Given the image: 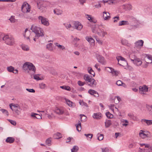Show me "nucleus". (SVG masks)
Returning a JSON list of instances; mask_svg holds the SVG:
<instances>
[{
  "label": "nucleus",
  "instance_id": "obj_1",
  "mask_svg": "<svg viewBox=\"0 0 152 152\" xmlns=\"http://www.w3.org/2000/svg\"><path fill=\"white\" fill-rule=\"evenodd\" d=\"M31 29L33 32H31L28 28H26L24 33H23V36L27 39L30 40V38L32 37V36H34V34H35V37L37 38L44 35L42 28L35 25H33L31 26Z\"/></svg>",
  "mask_w": 152,
  "mask_h": 152
},
{
  "label": "nucleus",
  "instance_id": "obj_2",
  "mask_svg": "<svg viewBox=\"0 0 152 152\" xmlns=\"http://www.w3.org/2000/svg\"><path fill=\"white\" fill-rule=\"evenodd\" d=\"M23 69L31 75L35 73L36 70L33 64L29 62H26L23 64Z\"/></svg>",
  "mask_w": 152,
  "mask_h": 152
},
{
  "label": "nucleus",
  "instance_id": "obj_3",
  "mask_svg": "<svg viewBox=\"0 0 152 152\" xmlns=\"http://www.w3.org/2000/svg\"><path fill=\"white\" fill-rule=\"evenodd\" d=\"M84 79L88 83V86L92 88L95 87L97 83L96 80L92 77L88 75H84Z\"/></svg>",
  "mask_w": 152,
  "mask_h": 152
},
{
  "label": "nucleus",
  "instance_id": "obj_4",
  "mask_svg": "<svg viewBox=\"0 0 152 152\" xmlns=\"http://www.w3.org/2000/svg\"><path fill=\"white\" fill-rule=\"evenodd\" d=\"M21 10L23 12H26L24 15V17L26 18H31V15L27 16V12H29L30 11V7L29 4L26 2H24L22 5L21 7Z\"/></svg>",
  "mask_w": 152,
  "mask_h": 152
},
{
  "label": "nucleus",
  "instance_id": "obj_5",
  "mask_svg": "<svg viewBox=\"0 0 152 152\" xmlns=\"http://www.w3.org/2000/svg\"><path fill=\"white\" fill-rule=\"evenodd\" d=\"M10 107L15 115H19L21 114V109L18 104L12 103L10 104Z\"/></svg>",
  "mask_w": 152,
  "mask_h": 152
},
{
  "label": "nucleus",
  "instance_id": "obj_6",
  "mask_svg": "<svg viewBox=\"0 0 152 152\" xmlns=\"http://www.w3.org/2000/svg\"><path fill=\"white\" fill-rule=\"evenodd\" d=\"M3 40L5 43L7 45H12L15 43L14 38L11 36L6 35L3 37Z\"/></svg>",
  "mask_w": 152,
  "mask_h": 152
},
{
  "label": "nucleus",
  "instance_id": "obj_7",
  "mask_svg": "<svg viewBox=\"0 0 152 152\" xmlns=\"http://www.w3.org/2000/svg\"><path fill=\"white\" fill-rule=\"evenodd\" d=\"M139 134L140 137L142 139H145L146 138L147 139H150L152 137L151 133L148 131H145L141 130Z\"/></svg>",
  "mask_w": 152,
  "mask_h": 152
},
{
  "label": "nucleus",
  "instance_id": "obj_8",
  "mask_svg": "<svg viewBox=\"0 0 152 152\" xmlns=\"http://www.w3.org/2000/svg\"><path fill=\"white\" fill-rule=\"evenodd\" d=\"M148 88L145 85L140 86L139 87V93L142 96H145L147 95L146 93L148 91Z\"/></svg>",
  "mask_w": 152,
  "mask_h": 152
},
{
  "label": "nucleus",
  "instance_id": "obj_9",
  "mask_svg": "<svg viewBox=\"0 0 152 152\" xmlns=\"http://www.w3.org/2000/svg\"><path fill=\"white\" fill-rule=\"evenodd\" d=\"M38 18L39 21H41L42 24L43 25L45 26H48L49 25L48 20L44 17L39 16Z\"/></svg>",
  "mask_w": 152,
  "mask_h": 152
},
{
  "label": "nucleus",
  "instance_id": "obj_10",
  "mask_svg": "<svg viewBox=\"0 0 152 152\" xmlns=\"http://www.w3.org/2000/svg\"><path fill=\"white\" fill-rule=\"evenodd\" d=\"M144 42L142 40H139L135 43V48H136L137 51H138L143 46Z\"/></svg>",
  "mask_w": 152,
  "mask_h": 152
},
{
  "label": "nucleus",
  "instance_id": "obj_11",
  "mask_svg": "<svg viewBox=\"0 0 152 152\" xmlns=\"http://www.w3.org/2000/svg\"><path fill=\"white\" fill-rule=\"evenodd\" d=\"M117 58L118 61V64L120 65L123 66V64L127 63L125 59L121 56H118Z\"/></svg>",
  "mask_w": 152,
  "mask_h": 152
},
{
  "label": "nucleus",
  "instance_id": "obj_12",
  "mask_svg": "<svg viewBox=\"0 0 152 152\" xmlns=\"http://www.w3.org/2000/svg\"><path fill=\"white\" fill-rule=\"evenodd\" d=\"M74 25L75 28L78 30H80L83 28L82 25L78 21L75 22L74 23Z\"/></svg>",
  "mask_w": 152,
  "mask_h": 152
},
{
  "label": "nucleus",
  "instance_id": "obj_13",
  "mask_svg": "<svg viewBox=\"0 0 152 152\" xmlns=\"http://www.w3.org/2000/svg\"><path fill=\"white\" fill-rule=\"evenodd\" d=\"M98 61L102 64H104L105 62L104 57L99 55H97L96 56Z\"/></svg>",
  "mask_w": 152,
  "mask_h": 152
},
{
  "label": "nucleus",
  "instance_id": "obj_14",
  "mask_svg": "<svg viewBox=\"0 0 152 152\" xmlns=\"http://www.w3.org/2000/svg\"><path fill=\"white\" fill-rule=\"evenodd\" d=\"M37 4L38 8L40 12H43L46 11V7H45L43 6L40 2H37Z\"/></svg>",
  "mask_w": 152,
  "mask_h": 152
},
{
  "label": "nucleus",
  "instance_id": "obj_15",
  "mask_svg": "<svg viewBox=\"0 0 152 152\" xmlns=\"http://www.w3.org/2000/svg\"><path fill=\"white\" fill-rule=\"evenodd\" d=\"M64 110L62 107H56L54 110V112L59 115H62L64 113Z\"/></svg>",
  "mask_w": 152,
  "mask_h": 152
},
{
  "label": "nucleus",
  "instance_id": "obj_16",
  "mask_svg": "<svg viewBox=\"0 0 152 152\" xmlns=\"http://www.w3.org/2000/svg\"><path fill=\"white\" fill-rule=\"evenodd\" d=\"M141 122L143 124L147 126L152 125V120L142 119L141 120Z\"/></svg>",
  "mask_w": 152,
  "mask_h": 152
},
{
  "label": "nucleus",
  "instance_id": "obj_17",
  "mask_svg": "<svg viewBox=\"0 0 152 152\" xmlns=\"http://www.w3.org/2000/svg\"><path fill=\"white\" fill-rule=\"evenodd\" d=\"M145 61L146 63H152V56L148 54L146 55L145 57Z\"/></svg>",
  "mask_w": 152,
  "mask_h": 152
},
{
  "label": "nucleus",
  "instance_id": "obj_18",
  "mask_svg": "<svg viewBox=\"0 0 152 152\" xmlns=\"http://www.w3.org/2000/svg\"><path fill=\"white\" fill-rule=\"evenodd\" d=\"M88 93L91 95H94L95 97H98L99 96L98 92L94 90L90 89L88 90Z\"/></svg>",
  "mask_w": 152,
  "mask_h": 152
},
{
  "label": "nucleus",
  "instance_id": "obj_19",
  "mask_svg": "<svg viewBox=\"0 0 152 152\" xmlns=\"http://www.w3.org/2000/svg\"><path fill=\"white\" fill-rule=\"evenodd\" d=\"M103 17L104 20H108L110 18V14L109 12L104 11L103 12Z\"/></svg>",
  "mask_w": 152,
  "mask_h": 152
},
{
  "label": "nucleus",
  "instance_id": "obj_20",
  "mask_svg": "<svg viewBox=\"0 0 152 152\" xmlns=\"http://www.w3.org/2000/svg\"><path fill=\"white\" fill-rule=\"evenodd\" d=\"M102 114L101 113H94L93 115V118L96 119H100L102 117Z\"/></svg>",
  "mask_w": 152,
  "mask_h": 152
},
{
  "label": "nucleus",
  "instance_id": "obj_21",
  "mask_svg": "<svg viewBox=\"0 0 152 152\" xmlns=\"http://www.w3.org/2000/svg\"><path fill=\"white\" fill-rule=\"evenodd\" d=\"M86 16V18L90 22H92L94 23H96V20L94 18L92 17L91 15H87Z\"/></svg>",
  "mask_w": 152,
  "mask_h": 152
},
{
  "label": "nucleus",
  "instance_id": "obj_22",
  "mask_svg": "<svg viewBox=\"0 0 152 152\" xmlns=\"http://www.w3.org/2000/svg\"><path fill=\"white\" fill-rule=\"evenodd\" d=\"M134 63L137 66H140L142 63L141 60L138 58L134 60Z\"/></svg>",
  "mask_w": 152,
  "mask_h": 152
},
{
  "label": "nucleus",
  "instance_id": "obj_23",
  "mask_svg": "<svg viewBox=\"0 0 152 152\" xmlns=\"http://www.w3.org/2000/svg\"><path fill=\"white\" fill-rule=\"evenodd\" d=\"M107 68L110 69V71H108L109 72L112 73V74L116 76L118 75V72L117 71L115 70L111 67H107Z\"/></svg>",
  "mask_w": 152,
  "mask_h": 152
},
{
  "label": "nucleus",
  "instance_id": "obj_24",
  "mask_svg": "<svg viewBox=\"0 0 152 152\" xmlns=\"http://www.w3.org/2000/svg\"><path fill=\"white\" fill-rule=\"evenodd\" d=\"M139 152H152V147H149V148H146L144 149H142L139 148Z\"/></svg>",
  "mask_w": 152,
  "mask_h": 152
},
{
  "label": "nucleus",
  "instance_id": "obj_25",
  "mask_svg": "<svg viewBox=\"0 0 152 152\" xmlns=\"http://www.w3.org/2000/svg\"><path fill=\"white\" fill-rule=\"evenodd\" d=\"M15 141V139L12 137H8L6 140L5 141L7 143H13Z\"/></svg>",
  "mask_w": 152,
  "mask_h": 152
},
{
  "label": "nucleus",
  "instance_id": "obj_26",
  "mask_svg": "<svg viewBox=\"0 0 152 152\" xmlns=\"http://www.w3.org/2000/svg\"><path fill=\"white\" fill-rule=\"evenodd\" d=\"M86 39L90 43H94V40L91 37H86Z\"/></svg>",
  "mask_w": 152,
  "mask_h": 152
},
{
  "label": "nucleus",
  "instance_id": "obj_27",
  "mask_svg": "<svg viewBox=\"0 0 152 152\" xmlns=\"http://www.w3.org/2000/svg\"><path fill=\"white\" fill-rule=\"evenodd\" d=\"M129 24V22L127 21L122 20L119 22L118 25L121 26Z\"/></svg>",
  "mask_w": 152,
  "mask_h": 152
},
{
  "label": "nucleus",
  "instance_id": "obj_28",
  "mask_svg": "<svg viewBox=\"0 0 152 152\" xmlns=\"http://www.w3.org/2000/svg\"><path fill=\"white\" fill-rule=\"evenodd\" d=\"M111 124H112V123H111V120H106V121L105 122V127L108 128Z\"/></svg>",
  "mask_w": 152,
  "mask_h": 152
},
{
  "label": "nucleus",
  "instance_id": "obj_29",
  "mask_svg": "<svg viewBox=\"0 0 152 152\" xmlns=\"http://www.w3.org/2000/svg\"><path fill=\"white\" fill-rule=\"evenodd\" d=\"M0 110L2 112L3 114L8 116L9 115V113L7 110L0 107Z\"/></svg>",
  "mask_w": 152,
  "mask_h": 152
},
{
  "label": "nucleus",
  "instance_id": "obj_30",
  "mask_svg": "<svg viewBox=\"0 0 152 152\" xmlns=\"http://www.w3.org/2000/svg\"><path fill=\"white\" fill-rule=\"evenodd\" d=\"M53 12L54 14L59 15L62 14V11L58 9H56L54 10Z\"/></svg>",
  "mask_w": 152,
  "mask_h": 152
},
{
  "label": "nucleus",
  "instance_id": "obj_31",
  "mask_svg": "<svg viewBox=\"0 0 152 152\" xmlns=\"http://www.w3.org/2000/svg\"><path fill=\"white\" fill-rule=\"evenodd\" d=\"M88 72L89 73L92 75L93 77H94L95 75V73L94 71L92 69V68L91 67H89L88 68Z\"/></svg>",
  "mask_w": 152,
  "mask_h": 152
},
{
  "label": "nucleus",
  "instance_id": "obj_32",
  "mask_svg": "<svg viewBox=\"0 0 152 152\" xmlns=\"http://www.w3.org/2000/svg\"><path fill=\"white\" fill-rule=\"evenodd\" d=\"M54 45L56 46H57L58 47V48L60 49H61L62 50L65 49V48L64 46L60 45L57 42L55 43H54Z\"/></svg>",
  "mask_w": 152,
  "mask_h": 152
},
{
  "label": "nucleus",
  "instance_id": "obj_33",
  "mask_svg": "<svg viewBox=\"0 0 152 152\" xmlns=\"http://www.w3.org/2000/svg\"><path fill=\"white\" fill-rule=\"evenodd\" d=\"M31 116L38 119L42 118L41 116L40 115L36 113H32Z\"/></svg>",
  "mask_w": 152,
  "mask_h": 152
},
{
  "label": "nucleus",
  "instance_id": "obj_34",
  "mask_svg": "<svg viewBox=\"0 0 152 152\" xmlns=\"http://www.w3.org/2000/svg\"><path fill=\"white\" fill-rule=\"evenodd\" d=\"M54 137L55 139H58L62 137L61 134L60 133L58 132L54 134Z\"/></svg>",
  "mask_w": 152,
  "mask_h": 152
},
{
  "label": "nucleus",
  "instance_id": "obj_35",
  "mask_svg": "<svg viewBox=\"0 0 152 152\" xmlns=\"http://www.w3.org/2000/svg\"><path fill=\"white\" fill-rule=\"evenodd\" d=\"M22 49L25 51H28L29 50V47L27 45H22L21 46Z\"/></svg>",
  "mask_w": 152,
  "mask_h": 152
},
{
  "label": "nucleus",
  "instance_id": "obj_36",
  "mask_svg": "<svg viewBox=\"0 0 152 152\" xmlns=\"http://www.w3.org/2000/svg\"><path fill=\"white\" fill-rule=\"evenodd\" d=\"M76 126L77 130L78 132L81 131V123L80 121H79V123L77 125H76Z\"/></svg>",
  "mask_w": 152,
  "mask_h": 152
},
{
  "label": "nucleus",
  "instance_id": "obj_37",
  "mask_svg": "<svg viewBox=\"0 0 152 152\" xmlns=\"http://www.w3.org/2000/svg\"><path fill=\"white\" fill-rule=\"evenodd\" d=\"M60 87L62 89L69 91H70L71 89L70 87L68 86H61Z\"/></svg>",
  "mask_w": 152,
  "mask_h": 152
},
{
  "label": "nucleus",
  "instance_id": "obj_38",
  "mask_svg": "<svg viewBox=\"0 0 152 152\" xmlns=\"http://www.w3.org/2000/svg\"><path fill=\"white\" fill-rule=\"evenodd\" d=\"M79 149V148L77 146H74L71 149V152H77Z\"/></svg>",
  "mask_w": 152,
  "mask_h": 152
},
{
  "label": "nucleus",
  "instance_id": "obj_39",
  "mask_svg": "<svg viewBox=\"0 0 152 152\" xmlns=\"http://www.w3.org/2000/svg\"><path fill=\"white\" fill-rule=\"evenodd\" d=\"M51 138H49L46 140V143L48 146L51 145Z\"/></svg>",
  "mask_w": 152,
  "mask_h": 152
},
{
  "label": "nucleus",
  "instance_id": "obj_40",
  "mask_svg": "<svg viewBox=\"0 0 152 152\" xmlns=\"http://www.w3.org/2000/svg\"><path fill=\"white\" fill-rule=\"evenodd\" d=\"M80 115V120H81V121H86L87 118V117L85 115Z\"/></svg>",
  "mask_w": 152,
  "mask_h": 152
},
{
  "label": "nucleus",
  "instance_id": "obj_41",
  "mask_svg": "<svg viewBox=\"0 0 152 152\" xmlns=\"http://www.w3.org/2000/svg\"><path fill=\"white\" fill-rule=\"evenodd\" d=\"M106 115L107 118H112L113 116V115L110 113L109 112H107L106 113Z\"/></svg>",
  "mask_w": 152,
  "mask_h": 152
},
{
  "label": "nucleus",
  "instance_id": "obj_42",
  "mask_svg": "<svg viewBox=\"0 0 152 152\" xmlns=\"http://www.w3.org/2000/svg\"><path fill=\"white\" fill-rule=\"evenodd\" d=\"M98 137L97 139L99 140H102L104 138L103 137V134H98Z\"/></svg>",
  "mask_w": 152,
  "mask_h": 152
},
{
  "label": "nucleus",
  "instance_id": "obj_43",
  "mask_svg": "<svg viewBox=\"0 0 152 152\" xmlns=\"http://www.w3.org/2000/svg\"><path fill=\"white\" fill-rule=\"evenodd\" d=\"M14 68L11 66L8 67L7 68V70L8 72H12L14 70Z\"/></svg>",
  "mask_w": 152,
  "mask_h": 152
},
{
  "label": "nucleus",
  "instance_id": "obj_44",
  "mask_svg": "<svg viewBox=\"0 0 152 152\" xmlns=\"http://www.w3.org/2000/svg\"><path fill=\"white\" fill-rule=\"evenodd\" d=\"M116 99H117V101H116V102H115V103L116 104H118L119 102L121 100V99L119 96H116L114 98V101H115V100Z\"/></svg>",
  "mask_w": 152,
  "mask_h": 152
},
{
  "label": "nucleus",
  "instance_id": "obj_45",
  "mask_svg": "<svg viewBox=\"0 0 152 152\" xmlns=\"http://www.w3.org/2000/svg\"><path fill=\"white\" fill-rule=\"evenodd\" d=\"M64 25L67 29L69 28L72 27L70 24L68 23H64Z\"/></svg>",
  "mask_w": 152,
  "mask_h": 152
},
{
  "label": "nucleus",
  "instance_id": "obj_46",
  "mask_svg": "<svg viewBox=\"0 0 152 152\" xmlns=\"http://www.w3.org/2000/svg\"><path fill=\"white\" fill-rule=\"evenodd\" d=\"M46 86L45 84L43 83H41L39 84V88L41 89H44Z\"/></svg>",
  "mask_w": 152,
  "mask_h": 152
},
{
  "label": "nucleus",
  "instance_id": "obj_47",
  "mask_svg": "<svg viewBox=\"0 0 152 152\" xmlns=\"http://www.w3.org/2000/svg\"><path fill=\"white\" fill-rule=\"evenodd\" d=\"M140 145H141V146H145V147L147 148H149V147H152L150 146V145L149 144H140Z\"/></svg>",
  "mask_w": 152,
  "mask_h": 152
},
{
  "label": "nucleus",
  "instance_id": "obj_48",
  "mask_svg": "<svg viewBox=\"0 0 152 152\" xmlns=\"http://www.w3.org/2000/svg\"><path fill=\"white\" fill-rule=\"evenodd\" d=\"M10 22L12 23H14L15 22V17L12 16L9 19Z\"/></svg>",
  "mask_w": 152,
  "mask_h": 152
},
{
  "label": "nucleus",
  "instance_id": "obj_49",
  "mask_svg": "<svg viewBox=\"0 0 152 152\" xmlns=\"http://www.w3.org/2000/svg\"><path fill=\"white\" fill-rule=\"evenodd\" d=\"M53 44L52 43H50L47 45V48L49 50H51L52 48V45Z\"/></svg>",
  "mask_w": 152,
  "mask_h": 152
},
{
  "label": "nucleus",
  "instance_id": "obj_50",
  "mask_svg": "<svg viewBox=\"0 0 152 152\" xmlns=\"http://www.w3.org/2000/svg\"><path fill=\"white\" fill-rule=\"evenodd\" d=\"M39 76V74L35 75L34 76V79L37 80H41V78H40Z\"/></svg>",
  "mask_w": 152,
  "mask_h": 152
},
{
  "label": "nucleus",
  "instance_id": "obj_51",
  "mask_svg": "<svg viewBox=\"0 0 152 152\" xmlns=\"http://www.w3.org/2000/svg\"><path fill=\"white\" fill-rule=\"evenodd\" d=\"M101 33L102 34V37H104L107 34L106 32L103 29L101 30Z\"/></svg>",
  "mask_w": 152,
  "mask_h": 152
},
{
  "label": "nucleus",
  "instance_id": "obj_52",
  "mask_svg": "<svg viewBox=\"0 0 152 152\" xmlns=\"http://www.w3.org/2000/svg\"><path fill=\"white\" fill-rule=\"evenodd\" d=\"M79 103L81 105H84L87 107H88L87 104L83 102H79Z\"/></svg>",
  "mask_w": 152,
  "mask_h": 152
},
{
  "label": "nucleus",
  "instance_id": "obj_53",
  "mask_svg": "<svg viewBox=\"0 0 152 152\" xmlns=\"http://www.w3.org/2000/svg\"><path fill=\"white\" fill-rule=\"evenodd\" d=\"M95 7L96 8H99L101 7L100 2L99 1L98 2L97 4L94 5Z\"/></svg>",
  "mask_w": 152,
  "mask_h": 152
},
{
  "label": "nucleus",
  "instance_id": "obj_54",
  "mask_svg": "<svg viewBox=\"0 0 152 152\" xmlns=\"http://www.w3.org/2000/svg\"><path fill=\"white\" fill-rule=\"evenodd\" d=\"M113 19H115L114 22H116L119 20V17L118 16H116L114 17Z\"/></svg>",
  "mask_w": 152,
  "mask_h": 152
},
{
  "label": "nucleus",
  "instance_id": "obj_55",
  "mask_svg": "<svg viewBox=\"0 0 152 152\" xmlns=\"http://www.w3.org/2000/svg\"><path fill=\"white\" fill-rule=\"evenodd\" d=\"M13 125H16V123L15 121L11 120H8Z\"/></svg>",
  "mask_w": 152,
  "mask_h": 152
},
{
  "label": "nucleus",
  "instance_id": "obj_56",
  "mask_svg": "<svg viewBox=\"0 0 152 152\" xmlns=\"http://www.w3.org/2000/svg\"><path fill=\"white\" fill-rule=\"evenodd\" d=\"M66 102L67 104L69 106H72V102L69 100H66Z\"/></svg>",
  "mask_w": 152,
  "mask_h": 152
},
{
  "label": "nucleus",
  "instance_id": "obj_57",
  "mask_svg": "<svg viewBox=\"0 0 152 152\" xmlns=\"http://www.w3.org/2000/svg\"><path fill=\"white\" fill-rule=\"evenodd\" d=\"M26 90L29 92L34 93L35 92V90L33 89L27 88Z\"/></svg>",
  "mask_w": 152,
  "mask_h": 152
},
{
  "label": "nucleus",
  "instance_id": "obj_58",
  "mask_svg": "<svg viewBox=\"0 0 152 152\" xmlns=\"http://www.w3.org/2000/svg\"><path fill=\"white\" fill-rule=\"evenodd\" d=\"M102 152H108L109 149L107 148H102Z\"/></svg>",
  "mask_w": 152,
  "mask_h": 152
},
{
  "label": "nucleus",
  "instance_id": "obj_59",
  "mask_svg": "<svg viewBox=\"0 0 152 152\" xmlns=\"http://www.w3.org/2000/svg\"><path fill=\"white\" fill-rule=\"evenodd\" d=\"M77 83L79 86H82L85 84V83L83 82L80 81H78Z\"/></svg>",
  "mask_w": 152,
  "mask_h": 152
},
{
  "label": "nucleus",
  "instance_id": "obj_60",
  "mask_svg": "<svg viewBox=\"0 0 152 152\" xmlns=\"http://www.w3.org/2000/svg\"><path fill=\"white\" fill-rule=\"evenodd\" d=\"M147 107L148 108V110L150 112V113H152V106H148Z\"/></svg>",
  "mask_w": 152,
  "mask_h": 152
},
{
  "label": "nucleus",
  "instance_id": "obj_61",
  "mask_svg": "<svg viewBox=\"0 0 152 152\" xmlns=\"http://www.w3.org/2000/svg\"><path fill=\"white\" fill-rule=\"evenodd\" d=\"M121 42L122 44L124 45H127V42L125 40L122 39L121 41Z\"/></svg>",
  "mask_w": 152,
  "mask_h": 152
},
{
  "label": "nucleus",
  "instance_id": "obj_62",
  "mask_svg": "<svg viewBox=\"0 0 152 152\" xmlns=\"http://www.w3.org/2000/svg\"><path fill=\"white\" fill-rule=\"evenodd\" d=\"M116 84L118 86H121L122 84V82L121 81L119 80L117 81Z\"/></svg>",
  "mask_w": 152,
  "mask_h": 152
},
{
  "label": "nucleus",
  "instance_id": "obj_63",
  "mask_svg": "<svg viewBox=\"0 0 152 152\" xmlns=\"http://www.w3.org/2000/svg\"><path fill=\"white\" fill-rule=\"evenodd\" d=\"M84 135L86 136V137H89V136H91L90 138L91 139L92 138L93 136V135L92 134H84Z\"/></svg>",
  "mask_w": 152,
  "mask_h": 152
},
{
  "label": "nucleus",
  "instance_id": "obj_64",
  "mask_svg": "<svg viewBox=\"0 0 152 152\" xmlns=\"http://www.w3.org/2000/svg\"><path fill=\"white\" fill-rule=\"evenodd\" d=\"M148 63H146L145 64H143L142 65V66L143 68H147L148 66Z\"/></svg>",
  "mask_w": 152,
  "mask_h": 152
}]
</instances>
